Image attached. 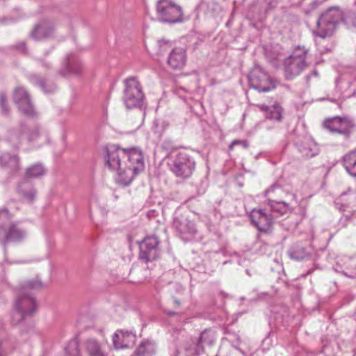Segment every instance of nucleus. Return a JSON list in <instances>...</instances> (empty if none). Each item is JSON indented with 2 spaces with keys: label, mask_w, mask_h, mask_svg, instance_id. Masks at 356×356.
I'll return each instance as SVG.
<instances>
[{
  "label": "nucleus",
  "mask_w": 356,
  "mask_h": 356,
  "mask_svg": "<svg viewBox=\"0 0 356 356\" xmlns=\"http://www.w3.org/2000/svg\"><path fill=\"white\" fill-rule=\"evenodd\" d=\"M275 191H282L281 188L278 185H272L268 189L265 191V196H268L270 193L275 192Z\"/></svg>",
  "instance_id": "35"
},
{
  "label": "nucleus",
  "mask_w": 356,
  "mask_h": 356,
  "mask_svg": "<svg viewBox=\"0 0 356 356\" xmlns=\"http://www.w3.org/2000/svg\"><path fill=\"white\" fill-rule=\"evenodd\" d=\"M17 48L22 51H26V44L24 42L19 43L17 45Z\"/></svg>",
  "instance_id": "36"
},
{
  "label": "nucleus",
  "mask_w": 356,
  "mask_h": 356,
  "mask_svg": "<svg viewBox=\"0 0 356 356\" xmlns=\"http://www.w3.org/2000/svg\"><path fill=\"white\" fill-rule=\"evenodd\" d=\"M174 226L181 239L185 241L191 240L197 233L195 222L184 215H181L175 219Z\"/></svg>",
  "instance_id": "11"
},
{
  "label": "nucleus",
  "mask_w": 356,
  "mask_h": 356,
  "mask_svg": "<svg viewBox=\"0 0 356 356\" xmlns=\"http://www.w3.org/2000/svg\"><path fill=\"white\" fill-rule=\"evenodd\" d=\"M186 50L183 47H174L168 56V64L173 70H181L186 63Z\"/></svg>",
  "instance_id": "14"
},
{
  "label": "nucleus",
  "mask_w": 356,
  "mask_h": 356,
  "mask_svg": "<svg viewBox=\"0 0 356 356\" xmlns=\"http://www.w3.org/2000/svg\"><path fill=\"white\" fill-rule=\"evenodd\" d=\"M18 192L23 195L24 197L29 200L30 202L33 201L35 195V191L33 189H31L29 191L26 192L21 188V185L18 186Z\"/></svg>",
  "instance_id": "33"
},
{
  "label": "nucleus",
  "mask_w": 356,
  "mask_h": 356,
  "mask_svg": "<svg viewBox=\"0 0 356 356\" xmlns=\"http://www.w3.org/2000/svg\"><path fill=\"white\" fill-rule=\"evenodd\" d=\"M83 346L88 356H106L102 344L93 338L87 339Z\"/></svg>",
  "instance_id": "21"
},
{
  "label": "nucleus",
  "mask_w": 356,
  "mask_h": 356,
  "mask_svg": "<svg viewBox=\"0 0 356 356\" xmlns=\"http://www.w3.org/2000/svg\"><path fill=\"white\" fill-rule=\"evenodd\" d=\"M293 204L286 203L283 201H277L271 197L268 199V204L271 209L272 211L277 213L278 214L282 216L288 212L293 210L294 206L298 204V200L296 195H292Z\"/></svg>",
  "instance_id": "19"
},
{
  "label": "nucleus",
  "mask_w": 356,
  "mask_h": 356,
  "mask_svg": "<svg viewBox=\"0 0 356 356\" xmlns=\"http://www.w3.org/2000/svg\"><path fill=\"white\" fill-rule=\"evenodd\" d=\"M12 218L13 216L7 209H0V243L3 246L10 243H20L26 236V230L17 222H9Z\"/></svg>",
  "instance_id": "4"
},
{
  "label": "nucleus",
  "mask_w": 356,
  "mask_h": 356,
  "mask_svg": "<svg viewBox=\"0 0 356 356\" xmlns=\"http://www.w3.org/2000/svg\"><path fill=\"white\" fill-rule=\"evenodd\" d=\"M42 286V282L37 280L27 281L20 286L15 303V310L11 314L14 324L20 323L25 316L31 315L36 311V302L30 291L40 289Z\"/></svg>",
  "instance_id": "2"
},
{
  "label": "nucleus",
  "mask_w": 356,
  "mask_h": 356,
  "mask_svg": "<svg viewBox=\"0 0 356 356\" xmlns=\"http://www.w3.org/2000/svg\"><path fill=\"white\" fill-rule=\"evenodd\" d=\"M343 165L350 175L356 177V149L343 156Z\"/></svg>",
  "instance_id": "22"
},
{
  "label": "nucleus",
  "mask_w": 356,
  "mask_h": 356,
  "mask_svg": "<svg viewBox=\"0 0 356 356\" xmlns=\"http://www.w3.org/2000/svg\"><path fill=\"white\" fill-rule=\"evenodd\" d=\"M124 103L127 108H133L140 106L145 98L142 87L135 77H129L124 81Z\"/></svg>",
  "instance_id": "6"
},
{
  "label": "nucleus",
  "mask_w": 356,
  "mask_h": 356,
  "mask_svg": "<svg viewBox=\"0 0 356 356\" xmlns=\"http://www.w3.org/2000/svg\"><path fill=\"white\" fill-rule=\"evenodd\" d=\"M106 161L107 166L117 172L118 182L124 186L129 185L144 170L143 154L135 148L125 149L111 145L106 149Z\"/></svg>",
  "instance_id": "1"
},
{
  "label": "nucleus",
  "mask_w": 356,
  "mask_h": 356,
  "mask_svg": "<svg viewBox=\"0 0 356 356\" xmlns=\"http://www.w3.org/2000/svg\"><path fill=\"white\" fill-rule=\"evenodd\" d=\"M156 346L154 341L149 339L140 342L137 349L133 354L134 356H155Z\"/></svg>",
  "instance_id": "20"
},
{
  "label": "nucleus",
  "mask_w": 356,
  "mask_h": 356,
  "mask_svg": "<svg viewBox=\"0 0 356 356\" xmlns=\"http://www.w3.org/2000/svg\"><path fill=\"white\" fill-rule=\"evenodd\" d=\"M166 158L168 169L176 177L183 180L191 177L195 170L196 162L188 150H172Z\"/></svg>",
  "instance_id": "3"
},
{
  "label": "nucleus",
  "mask_w": 356,
  "mask_h": 356,
  "mask_svg": "<svg viewBox=\"0 0 356 356\" xmlns=\"http://www.w3.org/2000/svg\"><path fill=\"white\" fill-rule=\"evenodd\" d=\"M316 154H318V152L313 153V154H312V155H311V156H316Z\"/></svg>",
  "instance_id": "38"
},
{
  "label": "nucleus",
  "mask_w": 356,
  "mask_h": 356,
  "mask_svg": "<svg viewBox=\"0 0 356 356\" xmlns=\"http://www.w3.org/2000/svg\"><path fill=\"white\" fill-rule=\"evenodd\" d=\"M54 29L51 22L42 21L36 24L31 33V37L36 40L49 38L53 36Z\"/></svg>",
  "instance_id": "18"
},
{
  "label": "nucleus",
  "mask_w": 356,
  "mask_h": 356,
  "mask_svg": "<svg viewBox=\"0 0 356 356\" xmlns=\"http://www.w3.org/2000/svg\"><path fill=\"white\" fill-rule=\"evenodd\" d=\"M159 243L157 236H146L139 244L140 259L146 263L156 260L160 255Z\"/></svg>",
  "instance_id": "8"
},
{
  "label": "nucleus",
  "mask_w": 356,
  "mask_h": 356,
  "mask_svg": "<svg viewBox=\"0 0 356 356\" xmlns=\"http://www.w3.org/2000/svg\"><path fill=\"white\" fill-rule=\"evenodd\" d=\"M14 101L19 111L25 115L33 117L35 111L26 90L22 87L17 88L14 92Z\"/></svg>",
  "instance_id": "12"
},
{
  "label": "nucleus",
  "mask_w": 356,
  "mask_h": 356,
  "mask_svg": "<svg viewBox=\"0 0 356 356\" xmlns=\"http://www.w3.org/2000/svg\"><path fill=\"white\" fill-rule=\"evenodd\" d=\"M0 163L2 165H9L17 168L19 163V157L16 155L11 156L8 153H4L0 156Z\"/></svg>",
  "instance_id": "25"
},
{
  "label": "nucleus",
  "mask_w": 356,
  "mask_h": 356,
  "mask_svg": "<svg viewBox=\"0 0 356 356\" xmlns=\"http://www.w3.org/2000/svg\"><path fill=\"white\" fill-rule=\"evenodd\" d=\"M250 218L252 224L259 232H268L273 224V218L271 213L266 212L265 209H252L250 213Z\"/></svg>",
  "instance_id": "10"
},
{
  "label": "nucleus",
  "mask_w": 356,
  "mask_h": 356,
  "mask_svg": "<svg viewBox=\"0 0 356 356\" xmlns=\"http://www.w3.org/2000/svg\"><path fill=\"white\" fill-rule=\"evenodd\" d=\"M343 19V13L337 7H332L323 13L317 21L316 35L325 38L331 36Z\"/></svg>",
  "instance_id": "5"
},
{
  "label": "nucleus",
  "mask_w": 356,
  "mask_h": 356,
  "mask_svg": "<svg viewBox=\"0 0 356 356\" xmlns=\"http://www.w3.org/2000/svg\"><path fill=\"white\" fill-rule=\"evenodd\" d=\"M170 315H174L175 314V312H170L168 313Z\"/></svg>",
  "instance_id": "39"
},
{
  "label": "nucleus",
  "mask_w": 356,
  "mask_h": 356,
  "mask_svg": "<svg viewBox=\"0 0 356 356\" xmlns=\"http://www.w3.org/2000/svg\"><path fill=\"white\" fill-rule=\"evenodd\" d=\"M173 302L176 307H179L181 305V302L177 298H173Z\"/></svg>",
  "instance_id": "37"
},
{
  "label": "nucleus",
  "mask_w": 356,
  "mask_h": 356,
  "mask_svg": "<svg viewBox=\"0 0 356 356\" xmlns=\"http://www.w3.org/2000/svg\"><path fill=\"white\" fill-rule=\"evenodd\" d=\"M236 145H241L242 146L243 148H248V143L246 141V140H233L229 146V149L230 151L233 150L234 149V147L236 146Z\"/></svg>",
  "instance_id": "34"
},
{
  "label": "nucleus",
  "mask_w": 356,
  "mask_h": 356,
  "mask_svg": "<svg viewBox=\"0 0 356 356\" xmlns=\"http://www.w3.org/2000/svg\"><path fill=\"white\" fill-rule=\"evenodd\" d=\"M44 168L40 164H35L26 170V175L29 177H39L44 174Z\"/></svg>",
  "instance_id": "26"
},
{
  "label": "nucleus",
  "mask_w": 356,
  "mask_h": 356,
  "mask_svg": "<svg viewBox=\"0 0 356 356\" xmlns=\"http://www.w3.org/2000/svg\"><path fill=\"white\" fill-rule=\"evenodd\" d=\"M307 52L308 51L304 47L298 46L294 49L292 55L289 57L298 60H305L306 61Z\"/></svg>",
  "instance_id": "28"
},
{
  "label": "nucleus",
  "mask_w": 356,
  "mask_h": 356,
  "mask_svg": "<svg viewBox=\"0 0 356 356\" xmlns=\"http://www.w3.org/2000/svg\"><path fill=\"white\" fill-rule=\"evenodd\" d=\"M67 356H80L76 342H72L66 349Z\"/></svg>",
  "instance_id": "32"
},
{
  "label": "nucleus",
  "mask_w": 356,
  "mask_h": 356,
  "mask_svg": "<svg viewBox=\"0 0 356 356\" xmlns=\"http://www.w3.org/2000/svg\"><path fill=\"white\" fill-rule=\"evenodd\" d=\"M136 334L129 331L118 330L113 337V342L116 349L127 348L135 343Z\"/></svg>",
  "instance_id": "16"
},
{
  "label": "nucleus",
  "mask_w": 356,
  "mask_h": 356,
  "mask_svg": "<svg viewBox=\"0 0 356 356\" xmlns=\"http://www.w3.org/2000/svg\"><path fill=\"white\" fill-rule=\"evenodd\" d=\"M256 107L264 113L266 120L280 123L284 119V109L279 102H275L270 106L259 104Z\"/></svg>",
  "instance_id": "13"
},
{
  "label": "nucleus",
  "mask_w": 356,
  "mask_h": 356,
  "mask_svg": "<svg viewBox=\"0 0 356 356\" xmlns=\"http://www.w3.org/2000/svg\"><path fill=\"white\" fill-rule=\"evenodd\" d=\"M159 19L164 22L177 23L182 20L181 7L172 0H159L156 3Z\"/></svg>",
  "instance_id": "7"
},
{
  "label": "nucleus",
  "mask_w": 356,
  "mask_h": 356,
  "mask_svg": "<svg viewBox=\"0 0 356 356\" xmlns=\"http://www.w3.org/2000/svg\"><path fill=\"white\" fill-rule=\"evenodd\" d=\"M30 81L35 85H38L42 88V90L47 92L48 91L44 88V82L43 79L38 75L33 74L29 76Z\"/></svg>",
  "instance_id": "31"
},
{
  "label": "nucleus",
  "mask_w": 356,
  "mask_h": 356,
  "mask_svg": "<svg viewBox=\"0 0 356 356\" xmlns=\"http://www.w3.org/2000/svg\"><path fill=\"white\" fill-rule=\"evenodd\" d=\"M216 339L215 332L211 330H205L203 331L200 337L199 343L202 345H212Z\"/></svg>",
  "instance_id": "24"
},
{
  "label": "nucleus",
  "mask_w": 356,
  "mask_h": 356,
  "mask_svg": "<svg viewBox=\"0 0 356 356\" xmlns=\"http://www.w3.org/2000/svg\"><path fill=\"white\" fill-rule=\"evenodd\" d=\"M323 127L332 133L348 135L349 133V122L339 117L327 119L323 122Z\"/></svg>",
  "instance_id": "17"
},
{
  "label": "nucleus",
  "mask_w": 356,
  "mask_h": 356,
  "mask_svg": "<svg viewBox=\"0 0 356 356\" xmlns=\"http://www.w3.org/2000/svg\"><path fill=\"white\" fill-rule=\"evenodd\" d=\"M307 66V61L289 57L284 63V72L286 79H293L299 75Z\"/></svg>",
  "instance_id": "15"
},
{
  "label": "nucleus",
  "mask_w": 356,
  "mask_h": 356,
  "mask_svg": "<svg viewBox=\"0 0 356 356\" xmlns=\"http://www.w3.org/2000/svg\"><path fill=\"white\" fill-rule=\"evenodd\" d=\"M67 70L68 73L79 74L81 72L83 66L80 61L74 58V56H69L67 58Z\"/></svg>",
  "instance_id": "23"
},
{
  "label": "nucleus",
  "mask_w": 356,
  "mask_h": 356,
  "mask_svg": "<svg viewBox=\"0 0 356 356\" xmlns=\"http://www.w3.org/2000/svg\"><path fill=\"white\" fill-rule=\"evenodd\" d=\"M307 255L306 251L303 248L293 249L290 252V256L292 259L296 260H301Z\"/></svg>",
  "instance_id": "30"
},
{
  "label": "nucleus",
  "mask_w": 356,
  "mask_h": 356,
  "mask_svg": "<svg viewBox=\"0 0 356 356\" xmlns=\"http://www.w3.org/2000/svg\"><path fill=\"white\" fill-rule=\"evenodd\" d=\"M0 111L3 115H8L10 113V108L7 104L6 96L4 92H0Z\"/></svg>",
  "instance_id": "29"
},
{
  "label": "nucleus",
  "mask_w": 356,
  "mask_h": 356,
  "mask_svg": "<svg viewBox=\"0 0 356 356\" xmlns=\"http://www.w3.org/2000/svg\"><path fill=\"white\" fill-rule=\"evenodd\" d=\"M252 88L262 92H268L275 88V84L270 76L260 67H255L249 77Z\"/></svg>",
  "instance_id": "9"
},
{
  "label": "nucleus",
  "mask_w": 356,
  "mask_h": 356,
  "mask_svg": "<svg viewBox=\"0 0 356 356\" xmlns=\"http://www.w3.org/2000/svg\"><path fill=\"white\" fill-rule=\"evenodd\" d=\"M22 130H13L10 131L8 135V140L15 147H17L22 138Z\"/></svg>",
  "instance_id": "27"
}]
</instances>
